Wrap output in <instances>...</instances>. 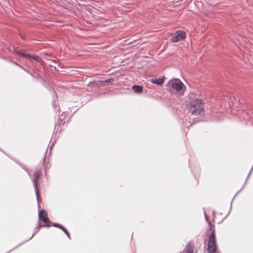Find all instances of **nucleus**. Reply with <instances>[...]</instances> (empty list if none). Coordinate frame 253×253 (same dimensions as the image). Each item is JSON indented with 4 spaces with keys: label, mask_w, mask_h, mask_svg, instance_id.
I'll return each mask as SVG.
<instances>
[{
    "label": "nucleus",
    "mask_w": 253,
    "mask_h": 253,
    "mask_svg": "<svg viewBox=\"0 0 253 253\" xmlns=\"http://www.w3.org/2000/svg\"><path fill=\"white\" fill-rule=\"evenodd\" d=\"M60 229L62 230L65 233V234L67 236L69 239H71L69 232L62 225V227H61Z\"/></svg>",
    "instance_id": "12"
},
{
    "label": "nucleus",
    "mask_w": 253,
    "mask_h": 253,
    "mask_svg": "<svg viewBox=\"0 0 253 253\" xmlns=\"http://www.w3.org/2000/svg\"><path fill=\"white\" fill-rule=\"evenodd\" d=\"M183 85V84L179 80L170 81L168 84V87H171L177 91H180L182 90Z\"/></svg>",
    "instance_id": "4"
},
{
    "label": "nucleus",
    "mask_w": 253,
    "mask_h": 253,
    "mask_svg": "<svg viewBox=\"0 0 253 253\" xmlns=\"http://www.w3.org/2000/svg\"><path fill=\"white\" fill-rule=\"evenodd\" d=\"M60 229L62 230L65 233V234L67 236L69 239H71L69 232L62 225V227H61Z\"/></svg>",
    "instance_id": "16"
},
{
    "label": "nucleus",
    "mask_w": 253,
    "mask_h": 253,
    "mask_svg": "<svg viewBox=\"0 0 253 253\" xmlns=\"http://www.w3.org/2000/svg\"><path fill=\"white\" fill-rule=\"evenodd\" d=\"M52 224L54 227L58 228L59 229H60L61 227H62V225L58 223H52Z\"/></svg>",
    "instance_id": "17"
},
{
    "label": "nucleus",
    "mask_w": 253,
    "mask_h": 253,
    "mask_svg": "<svg viewBox=\"0 0 253 253\" xmlns=\"http://www.w3.org/2000/svg\"><path fill=\"white\" fill-rule=\"evenodd\" d=\"M60 229L62 230L65 233V234L67 236L69 239H71L69 232L62 225V227H61Z\"/></svg>",
    "instance_id": "13"
},
{
    "label": "nucleus",
    "mask_w": 253,
    "mask_h": 253,
    "mask_svg": "<svg viewBox=\"0 0 253 253\" xmlns=\"http://www.w3.org/2000/svg\"><path fill=\"white\" fill-rule=\"evenodd\" d=\"M132 89L136 93H141L143 92V87L140 85H134L132 86Z\"/></svg>",
    "instance_id": "9"
},
{
    "label": "nucleus",
    "mask_w": 253,
    "mask_h": 253,
    "mask_svg": "<svg viewBox=\"0 0 253 253\" xmlns=\"http://www.w3.org/2000/svg\"><path fill=\"white\" fill-rule=\"evenodd\" d=\"M60 229L62 230L65 233V234L67 236L69 239H71L69 232L62 225V227H61Z\"/></svg>",
    "instance_id": "14"
},
{
    "label": "nucleus",
    "mask_w": 253,
    "mask_h": 253,
    "mask_svg": "<svg viewBox=\"0 0 253 253\" xmlns=\"http://www.w3.org/2000/svg\"><path fill=\"white\" fill-rule=\"evenodd\" d=\"M151 81L153 83L156 84L158 85H161L164 82V79L163 78H154L152 79Z\"/></svg>",
    "instance_id": "8"
},
{
    "label": "nucleus",
    "mask_w": 253,
    "mask_h": 253,
    "mask_svg": "<svg viewBox=\"0 0 253 253\" xmlns=\"http://www.w3.org/2000/svg\"><path fill=\"white\" fill-rule=\"evenodd\" d=\"M27 58L29 59L30 61L32 60H36L37 61H39V57L36 55H30L28 54L27 55Z\"/></svg>",
    "instance_id": "10"
},
{
    "label": "nucleus",
    "mask_w": 253,
    "mask_h": 253,
    "mask_svg": "<svg viewBox=\"0 0 253 253\" xmlns=\"http://www.w3.org/2000/svg\"><path fill=\"white\" fill-rule=\"evenodd\" d=\"M110 80H106L105 81V82L109 83Z\"/></svg>",
    "instance_id": "20"
},
{
    "label": "nucleus",
    "mask_w": 253,
    "mask_h": 253,
    "mask_svg": "<svg viewBox=\"0 0 253 253\" xmlns=\"http://www.w3.org/2000/svg\"><path fill=\"white\" fill-rule=\"evenodd\" d=\"M205 217L206 221L210 225V230H211V233L209 237V240L207 244V250L209 253H214L216 252L217 246L215 242L214 230L212 229V227L213 226V225H212L211 221L209 220L208 216L206 213H205Z\"/></svg>",
    "instance_id": "2"
},
{
    "label": "nucleus",
    "mask_w": 253,
    "mask_h": 253,
    "mask_svg": "<svg viewBox=\"0 0 253 253\" xmlns=\"http://www.w3.org/2000/svg\"><path fill=\"white\" fill-rule=\"evenodd\" d=\"M60 229L62 230L65 233V234L67 236L69 239H71L69 232L62 225V227H61Z\"/></svg>",
    "instance_id": "15"
},
{
    "label": "nucleus",
    "mask_w": 253,
    "mask_h": 253,
    "mask_svg": "<svg viewBox=\"0 0 253 253\" xmlns=\"http://www.w3.org/2000/svg\"><path fill=\"white\" fill-rule=\"evenodd\" d=\"M34 177L32 179L33 182L34 183V189L35 191L37 200L38 202L40 200V193L38 189V181L40 177V172L39 170H37L34 172Z\"/></svg>",
    "instance_id": "3"
},
{
    "label": "nucleus",
    "mask_w": 253,
    "mask_h": 253,
    "mask_svg": "<svg viewBox=\"0 0 253 253\" xmlns=\"http://www.w3.org/2000/svg\"><path fill=\"white\" fill-rule=\"evenodd\" d=\"M15 52L16 54L20 55L24 57H27V55L28 54H26L23 50H15Z\"/></svg>",
    "instance_id": "11"
},
{
    "label": "nucleus",
    "mask_w": 253,
    "mask_h": 253,
    "mask_svg": "<svg viewBox=\"0 0 253 253\" xmlns=\"http://www.w3.org/2000/svg\"><path fill=\"white\" fill-rule=\"evenodd\" d=\"M39 217L40 220H42L43 222H44L46 226H50L51 221L49 220L48 217H47L46 213H44L43 210L40 211L39 213Z\"/></svg>",
    "instance_id": "6"
},
{
    "label": "nucleus",
    "mask_w": 253,
    "mask_h": 253,
    "mask_svg": "<svg viewBox=\"0 0 253 253\" xmlns=\"http://www.w3.org/2000/svg\"><path fill=\"white\" fill-rule=\"evenodd\" d=\"M244 115L242 116L244 119L246 120L248 119V114L244 111H243Z\"/></svg>",
    "instance_id": "18"
},
{
    "label": "nucleus",
    "mask_w": 253,
    "mask_h": 253,
    "mask_svg": "<svg viewBox=\"0 0 253 253\" xmlns=\"http://www.w3.org/2000/svg\"><path fill=\"white\" fill-rule=\"evenodd\" d=\"M186 38V33L182 31H177L174 35H172L171 40L173 42H178L179 41L185 39Z\"/></svg>",
    "instance_id": "5"
},
{
    "label": "nucleus",
    "mask_w": 253,
    "mask_h": 253,
    "mask_svg": "<svg viewBox=\"0 0 253 253\" xmlns=\"http://www.w3.org/2000/svg\"><path fill=\"white\" fill-rule=\"evenodd\" d=\"M186 109L191 115H200L204 112L203 102L200 99H197L191 101L187 105Z\"/></svg>",
    "instance_id": "1"
},
{
    "label": "nucleus",
    "mask_w": 253,
    "mask_h": 253,
    "mask_svg": "<svg viewBox=\"0 0 253 253\" xmlns=\"http://www.w3.org/2000/svg\"><path fill=\"white\" fill-rule=\"evenodd\" d=\"M35 233L33 234V235L32 236V237L29 240L33 238V237L35 235Z\"/></svg>",
    "instance_id": "21"
},
{
    "label": "nucleus",
    "mask_w": 253,
    "mask_h": 253,
    "mask_svg": "<svg viewBox=\"0 0 253 253\" xmlns=\"http://www.w3.org/2000/svg\"><path fill=\"white\" fill-rule=\"evenodd\" d=\"M21 38H22V39H23L24 40H25V37H24V35H21Z\"/></svg>",
    "instance_id": "19"
},
{
    "label": "nucleus",
    "mask_w": 253,
    "mask_h": 253,
    "mask_svg": "<svg viewBox=\"0 0 253 253\" xmlns=\"http://www.w3.org/2000/svg\"><path fill=\"white\" fill-rule=\"evenodd\" d=\"M193 253V245L190 243L188 244L185 247L184 250L183 251L182 253Z\"/></svg>",
    "instance_id": "7"
}]
</instances>
